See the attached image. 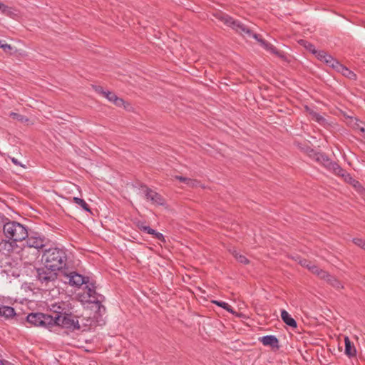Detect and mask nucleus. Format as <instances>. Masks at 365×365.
Wrapping results in <instances>:
<instances>
[{
    "label": "nucleus",
    "mask_w": 365,
    "mask_h": 365,
    "mask_svg": "<svg viewBox=\"0 0 365 365\" xmlns=\"http://www.w3.org/2000/svg\"><path fill=\"white\" fill-rule=\"evenodd\" d=\"M331 55L328 54L325 51L321 50L318 51L315 56L317 58L318 60L325 62L326 60H327L328 57H329Z\"/></svg>",
    "instance_id": "72a5a7b5"
},
{
    "label": "nucleus",
    "mask_w": 365,
    "mask_h": 365,
    "mask_svg": "<svg viewBox=\"0 0 365 365\" xmlns=\"http://www.w3.org/2000/svg\"><path fill=\"white\" fill-rule=\"evenodd\" d=\"M105 297L102 294H98V297H96L95 299L88 300L87 302L89 303H93L96 305L97 312L99 314H101V312H105L106 307L102 304V302L104 301Z\"/></svg>",
    "instance_id": "aec40b11"
},
{
    "label": "nucleus",
    "mask_w": 365,
    "mask_h": 365,
    "mask_svg": "<svg viewBox=\"0 0 365 365\" xmlns=\"http://www.w3.org/2000/svg\"><path fill=\"white\" fill-rule=\"evenodd\" d=\"M212 302L228 312V303L217 300H212Z\"/></svg>",
    "instance_id": "c9c22d12"
},
{
    "label": "nucleus",
    "mask_w": 365,
    "mask_h": 365,
    "mask_svg": "<svg viewBox=\"0 0 365 365\" xmlns=\"http://www.w3.org/2000/svg\"><path fill=\"white\" fill-rule=\"evenodd\" d=\"M54 268L48 267L45 263L39 267H34L32 273L36 277V281L42 286L48 287L50 284L54 285L58 273Z\"/></svg>",
    "instance_id": "7ed1b4c3"
},
{
    "label": "nucleus",
    "mask_w": 365,
    "mask_h": 365,
    "mask_svg": "<svg viewBox=\"0 0 365 365\" xmlns=\"http://www.w3.org/2000/svg\"><path fill=\"white\" fill-rule=\"evenodd\" d=\"M327 65L336 70L337 72L343 64H341L338 60L330 56L327 60L324 62Z\"/></svg>",
    "instance_id": "5701e85b"
},
{
    "label": "nucleus",
    "mask_w": 365,
    "mask_h": 365,
    "mask_svg": "<svg viewBox=\"0 0 365 365\" xmlns=\"http://www.w3.org/2000/svg\"><path fill=\"white\" fill-rule=\"evenodd\" d=\"M73 202L79 205L86 212L91 213L90 206L86 203V202L83 199L74 197L73 198Z\"/></svg>",
    "instance_id": "a878e982"
},
{
    "label": "nucleus",
    "mask_w": 365,
    "mask_h": 365,
    "mask_svg": "<svg viewBox=\"0 0 365 365\" xmlns=\"http://www.w3.org/2000/svg\"><path fill=\"white\" fill-rule=\"evenodd\" d=\"M281 318L287 326L292 328H297V323L296 320L294 318H292L286 310H282Z\"/></svg>",
    "instance_id": "f3484780"
},
{
    "label": "nucleus",
    "mask_w": 365,
    "mask_h": 365,
    "mask_svg": "<svg viewBox=\"0 0 365 365\" xmlns=\"http://www.w3.org/2000/svg\"><path fill=\"white\" fill-rule=\"evenodd\" d=\"M44 318L41 321V327H48L49 326L57 325V321L56 320V313L54 316L43 314Z\"/></svg>",
    "instance_id": "6ab92c4d"
},
{
    "label": "nucleus",
    "mask_w": 365,
    "mask_h": 365,
    "mask_svg": "<svg viewBox=\"0 0 365 365\" xmlns=\"http://www.w3.org/2000/svg\"><path fill=\"white\" fill-rule=\"evenodd\" d=\"M63 274L71 286L80 287L84 283L88 282V277L83 276L76 272H71L69 274L63 272Z\"/></svg>",
    "instance_id": "9d476101"
},
{
    "label": "nucleus",
    "mask_w": 365,
    "mask_h": 365,
    "mask_svg": "<svg viewBox=\"0 0 365 365\" xmlns=\"http://www.w3.org/2000/svg\"><path fill=\"white\" fill-rule=\"evenodd\" d=\"M314 154H322V153L316 152L313 149H312L309 153V157L312 158L313 160H314Z\"/></svg>",
    "instance_id": "49530a36"
},
{
    "label": "nucleus",
    "mask_w": 365,
    "mask_h": 365,
    "mask_svg": "<svg viewBox=\"0 0 365 365\" xmlns=\"http://www.w3.org/2000/svg\"><path fill=\"white\" fill-rule=\"evenodd\" d=\"M327 65L336 70L337 72L343 64H341L338 60L330 56L327 60L324 62Z\"/></svg>",
    "instance_id": "393cba45"
},
{
    "label": "nucleus",
    "mask_w": 365,
    "mask_h": 365,
    "mask_svg": "<svg viewBox=\"0 0 365 365\" xmlns=\"http://www.w3.org/2000/svg\"><path fill=\"white\" fill-rule=\"evenodd\" d=\"M84 284H86L85 288H91V289H96L95 281L90 282V280L88 279V282L84 283Z\"/></svg>",
    "instance_id": "37998d69"
},
{
    "label": "nucleus",
    "mask_w": 365,
    "mask_h": 365,
    "mask_svg": "<svg viewBox=\"0 0 365 365\" xmlns=\"http://www.w3.org/2000/svg\"><path fill=\"white\" fill-rule=\"evenodd\" d=\"M0 48H1L4 52L11 53L13 48L11 45L7 43H2L1 41H0Z\"/></svg>",
    "instance_id": "4c0bfd02"
},
{
    "label": "nucleus",
    "mask_w": 365,
    "mask_h": 365,
    "mask_svg": "<svg viewBox=\"0 0 365 365\" xmlns=\"http://www.w3.org/2000/svg\"><path fill=\"white\" fill-rule=\"evenodd\" d=\"M143 187L145 188V195L148 200H150L153 203L158 205H163L165 204V199L160 194L156 192L146 185H143Z\"/></svg>",
    "instance_id": "9b49d317"
},
{
    "label": "nucleus",
    "mask_w": 365,
    "mask_h": 365,
    "mask_svg": "<svg viewBox=\"0 0 365 365\" xmlns=\"http://www.w3.org/2000/svg\"><path fill=\"white\" fill-rule=\"evenodd\" d=\"M41 262L58 271H61L66 267L67 255L66 250L58 247L46 249L41 257Z\"/></svg>",
    "instance_id": "f257e3e1"
},
{
    "label": "nucleus",
    "mask_w": 365,
    "mask_h": 365,
    "mask_svg": "<svg viewBox=\"0 0 365 365\" xmlns=\"http://www.w3.org/2000/svg\"><path fill=\"white\" fill-rule=\"evenodd\" d=\"M265 40L263 39L262 38H260V40H258V42L260 43V45L262 43V42H264Z\"/></svg>",
    "instance_id": "3c124183"
},
{
    "label": "nucleus",
    "mask_w": 365,
    "mask_h": 365,
    "mask_svg": "<svg viewBox=\"0 0 365 365\" xmlns=\"http://www.w3.org/2000/svg\"><path fill=\"white\" fill-rule=\"evenodd\" d=\"M84 292H83V297L85 298V295H86V297L88 298H93V299H95L96 297H98V294H99L98 293L96 292V289H91V288H85L84 287Z\"/></svg>",
    "instance_id": "c85d7f7f"
},
{
    "label": "nucleus",
    "mask_w": 365,
    "mask_h": 365,
    "mask_svg": "<svg viewBox=\"0 0 365 365\" xmlns=\"http://www.w3.org/2000/svg\"><path fill=\"white\" fill-rule=\"evenodd\" d=\"M325 281L337 290H340L344 288L341 282L331 274H329V277H327Z\"/></svg>",
    "instance_id": "412c9836"
},
{
    "label": "nucleus",
    "mask_w": 365,
    "mask_h": 365,
    "mask_svg": "<svg viewBox=\"0 0 365 365\" xmlns=\"http://www.w3.org/2000/svg\"><path fill=\"white\" fill-rule=\"evenodd\" d=\"M329 273L325 270L321 269V270L317 273V276L324 280H326L327 277L329 276Z\"/></svg>",
    "instance_id": "e433bc0d"
},
{
    "label": "nucleus",
    "mask_w": 365,
    "mask_h": 365,
    "mask_svg": "<svg viewBox=\"0 0 365 365\" xmlns=\"http://www.w3.org/2000/svg\"><path fill=\"white\" fill-rule=\"evenodd\" d=\"M345 350L344 353L349 358L354 357L356 355V349L354 345V343L351 341L349 336H344Z\"/></svg>",
    "instance_id": "4468645a"
},
{
    "label": "nucleus",
    "mask_w": 365,
    "mask_h": 365,
    "mask_svg": "<svg viewBox=\"0 0 365 365\" xmlns=\"http://www.w3.org/2000/svg\"><path fill=\"white\" fill-rule=\"evenodd\" d=\"M353 242L355 245H358L359 247H361L362 249H364V247H365V240H364L362 239L354 238L353 240Z\"/></svg>",
    "instance_id": "ea45409f"
},
{
    "label": "nucleus",
    "mask_w": 365,
    "mask_h": 365,
    "mask_svg": "<svg viewBox=\"0 0 365 365\" xmlns=\"http://www.w3.org/2000/svg\"><path fill=\"white\" fill-rule=\"evenodd\" d=\"M339 73H341L344 76L348 78L351 80H356V75L350 69H349L345 66L342 65L341 67L338 71Z\"/></svg>",
    "instance_id": "4be33fe9"
},
{
    "label": "nucleus",
    "mask_w": 365,
    "mask_h": 365,
    "mask_svg": "<svg viewBox=\"0 0 365 365\" xmlns=\"http://www.w3.org/2000/svg\"><path fill=\"white\" fill-rule=\"evenodd\" d=\"M230 27L243 37H252L257 41L262 38L260 35L254 34L253 31L242 21L235 19L231 16H230Z\"/></svg>",
    "instance_id": "0eeeda50"
},
{
    "label": "nucleus",
    "mask_w": 365,
    "mask_h": 365,
    "mask_svg": "<svg viewBox=\"0 0 365 365\" xmlns=\"http://www.w3.org/2000/svg\"><path fill=\"white\" fill-rule=\"evenodd\" d=\"M259 341L262 343L264 346H268L272 349H279V339L273 335H267L259 338Z\"/></svg>",
    "instance_id": "ddd939ff"
},
{
    "label": "nucleus",
    "mask_w": 365,
    "mask_h": 365,
    "mask_svg": "<svg viewBox=\"0 0 365 365\" xmlns=\"http://www.w3.org/2000/svg\"><path fill=\"white\" fill-rule=\"evenodd\" d=\"M5 363H8L6 361L0 360V365H5Z\"/></svg>",
    "instance_id": "8fccbe9b"
},
{
    "label": "nucleus",
    "mask_w": 365,
    "mask_h": 365,
    "mask_svg": "<svg viewBox=\"0 0 365 365\" xmlns=\"http://www.w3.org/2000/svg\"><path fill=\"white\" fill-rule=\"evenodd\" d=\"M175 178L192 187L197 183L196 180L180 175H176Z\"/></svg>",
    "instance_id": "cd10ccee"
},
{
    "label": "nucleus",
    "mask_w": 365,
    "mask_h": 365,
    "mask_svg": "<svg viewBox=\"0 0 365 365\" xmlns=\"http://www.w3.org/2000/svg\"><path fill=\"white\" fill-rule=\"evenodd\" d=\"M299 263L302 266V267H304L306 268H307L309 269V267H311L312 265L313 264H312L311 262H309V260H307V259H300Z\"/></svg>",
    "instance_id": "a19ab883"
},
{
    "label": "nucleus",
    "mask_w": 365,
    "mask_h": 365,
    "mask_svg": "<svg viewBox=\"0 0 365 365\" xmlns=\"http://www.w3.org/2000/svg\"><path fill=\"white\" fill-rule=\"evenodd\" d=\"M43 318H44L43 313H30L26 317V321L32 325L41 327V321Z\"/></svg>",
    "instance_id": "2eb2a0df"
},
{
    "label": "nucleus",
    "mask_w": 365,
    "mask_h": 365,
    "mask_svg": "<svg viewBox=\"0 0 365 365\" xmlns=\"http://www.w3.org/2000/svg\"><path fill=\"white\" fill-rule=\"evenodd\" d=\"M14 316H16V312L13 307L0 304V317L9 319Z\"/></svg>",
    "instance_id": "dca6fc26"
},
{
    "label": "nucleus",
    "mask_w": 365,
    "mask_h": 365,
    "mask_svg": "<svg viewBox=\"0 0 365 365\" xmlns=\"http://www.w3.org/2000/svg\"><path fill=\"white\" fill-rule=\"evenodd\" d=\"M299 43L301 45L304 46L312 53L316 55L317 53L318 52V50H317L315 48V46L312 43H311L307 41H304V40H301L299 41Z\"/></svg>",
    "instance_id": "c756f323"
},
{
    "label": "nucleus",
    "mask_w": 365,
    "mask_h": 365,
    "mask_svg": "<svg viewBox=\"0 0 365 365\" xmlns=\"http://www.w3.org/2000/svg\"><path fill=\"white\" fill-rule=\"evenodd\" d=\"M11 162L16 165H19L21 167H23L24 168V165H23L17 159H16L15 158H11Z\"/></svg>",
    "instance_id": "a18cd8bd"
},
{
    "label": "nucleus",
    "mask_w": 365,
    "mask_h": 365,
    "mask_svg": "<svg viewBox=\"0 0 365 365\" xmlns=\"http://www.w3.org/2000/svg\"><path fill=\"white\" fill-rule=\"evenodd\" d=\"M266 50L270 52L271 53L276 55L281 59H286V56L284 53L283 51H279L276 47H274L271 43L269 44V47H267Z\"/></svg>",
    "instance_id": "bb28decb"
},
{
    "label": "nucleus",
    "mask_w": 365,
    "mask_h": 365,
    "mask_svg": "<svg viewBox=\"0 0 365 365\" xmlns=\"http://www.w3.org/2000/svg\"><path fill=\"white\" fill-rule=\"evenodd\" d=\"M232 255L236 259V260H237L240 263H242L244 264H247L249 263V260L247 259V257L240 254L236 250H234L232 252Z\"/></svg>",
    "instance_id": "2f4dec72"
},
{
    "label": "nucleus",
    "mask_w": 365,
    "mask_h": 365,
    "mask_svg": "<svg viewBox=\"0 0 365 365\" xmlns=\"http://www.w3.org/2000/svg\"><path fill=\"white\" fill-rule=\"evenodd\" d=\"M270 43L267 42V41H264V42H262V43L261 44V46L266 50L267 47H269V44Z\"/></svg>",
    "instance_id": "de8ad7c7"
},
{
    "label": "nucleus",
    "mask_w": 365,
    "mask_h": 365,
    "mask_svg": "<svg viewBox=\"0 0 365 365\" xmlns=\"http://www.w3.org/2000/svg\"><path fill=\"white\" fill-rule=\"evenodd\" d=\"M270 43L267 42V41H264V42H262V43L261 44V46L266 50L267 47H269V44Z\"/></svg>",
    "instance_id": "09e8293b"
},
{
    "label": "nucleus",
    "mask_w": 365,
    "mask_h": 365,
    "mask_svg": "<svg viewBox=\"0 0 365 365\" xmlns=\"http://www.w3.org/2000/svg\"><path fill=\"white\" fill-rule=\"evenodd\" d=\"M56 320L57 325L71 331L79 330L81 329L77 317L69 312H56Z\"/></svg>",
    "instance_id": "39448f33"
},
{
    "label": "nucleus",
    "mask_w": 365,
    "mask_h": 365,
    "mask_svg": "<svg viewBox=\"0 0 365 365\" xmlns=\"http://www.w3.org/2000/svg\"><path fill=\"white\" fill-rule=\"evenodd\" d=\"M213 17L215 19H212L215 21L217 24L220 25L227 26L228 24V17L227 15L220 11H217L212 14Z\"/></svg>",
    "instance_id": "a211bd4d"
},
{
    "label": "nucleus",
    "mask_w": 365,
    "mask_h": 365,
    "mask_svg": "<svg viewBox=\"0 0 365 365\" xmlns=\"http://www.w3.org/2000/svg\"><path fill=\"white\" fill-rule=\"evenodd\" d=\"M361 130L362 132H364V131H365V129L362 128L361 129Z\"/></svg>",
    "instance_id": "603ef678"
},
{
    "label": "nucleus",
    "mask_w": 365,
    "mask_h": 365,
    "mask_svg": "<svg viewBox=\"0 0 365 365\" xmlns=\"http://www.w3.org/2000/svg\"><path fill=\"white\" fill-rule=\"evenodd\" d=\"M9 219L5 217L4 215H0V230L2 229L4 230V227H6V223H7Z\"/></svg>",
    "instance_id": "58836bf2"
},
{
    "label": "nucleus",
    "mask_w": 365,
    "mask_h": 365,
    "mask_svg": "<svg viewBox=\"0 0 365 365\" xmlns=\"http://www.w3.org/2000/svg\"><path fill=\"white\" fill-rule=\"evenodd\" d=\"M0 10H1V12L4 14L9 16H10L12 14L11 9L8 6L4 4L3 3H0Z\"/></svg>",
    "instance_id": "f704fd0d"
},
{
    "label": "nucleus",
    "mask_w": 365,
    "mask_h": 365,
    "mask_svg": "<svg viewBox=\"0 0 365 365\" xmlns=\"http://www.w3.org/2000/svg\"><path fill=\"white\" fill-rule=\"evenodd\" d=\"M10 116L13 119L16 120H18L19 122H21V123L28 122L29 121V118L27 117H26L25 115H21L19 113H17L11 112L10 113Z\"/></svg>",
    "instance_id": "473e14b6"
},
{
    "label": "nucleus",
    "mask_w": 365,
    "mask_h": 365,
    "mask_svg": "<svg viewBox=\"0 0 365 365\" xmlns=\"http://www.w3.org/2000/svg\"><path fill=\"white\" fill-rule=\"evenodd\" d=\"M309 114L310 115H312V118L314 119L319 124L323 125L326 123V119L318 113L312 110L309 111Z\"/></svg>",
    "instance_id": "7c9ffc66"
},
{
    "label": "nucleus",
    "mask_w": 365,
    "mask_h": 365,
    "mask_svg": "<svg viewBox=\"0 0 365 365\" xmlns=\"http://www.w3.org/2000/svg\"><path fill=\"white\" fill-rule=\"evenodd\" d=\"M24 240L26 241V245L29 247H33L38 250L43 248L46 245L48 239L38 232H29L28 237Z\"/></svg>",
    "instance_id": "1a4fd4ad"
},
{
    "label": "nucleus",
    "mask_w": 365,
    "mask_h": 365,
    "mask_svg": "<svg viewBox=\"0 0 365 365\" xmlns=\"http://www.w3.org/2000/svg\"><path fill=\"white\" fill-rule=\"evenodd\" d=\"M309 270L313 273L314 274H317V273L321 270V269L315 264H312L311 267H309Z\"/></svg>",
    "instance_id": "79ce46f5"
},
{
    "label": "nucleus",
    "mask_w": 365,
    "mask_h": 365,
    "mask_svg": "<svg viewBox=\"0 0 365 365\" xmlns=\"http://www.w3.org/2000/svg\"><path fill=\"white\" fill-rule=\"evenodd\" d=\"M314 160L323 165L328 170L333 172L335 175L351 179V177L337 163L332 161L325 153L314 154Z\"/></svg>",
    "instance_id": "20e7f679"
},
{
    "label": "nucleus",
    "mask_w": 365,
    "mask_h": 365,
    "mask_svg": "<svg viewBox=\"0 0 365 365\" xmlns=\"http://www.w3.org/2000/svg\"><path fill=\"white\" fill-rule=\"evenodd\" d=\"M230 313L232 314H235L236 317H244V314H242V313H237L235 312L233 309L230 306Z\"/></svg>",
    "instance_id": "c03bdc74"
},
{
    "label": "nucleus",
    "mask_w": 365,
    "mask_h": 365,
    "mask_svg": "<svg viewBox=\"0 0 365 365\" xmlns=\"http://www.w3.org/2000/svg\"><path fill=\"white\" fill-rule=\"evenodd\" d=\"M94 89L96 92L106 98L110 102H112L118 107L123 106L127 110H129L130 106V103L125 102L123 98L118 97L115 93L109 91H105L102 86H95Z\"/></svg>",
    "instance_id": "6e6552de"
},
{
    "label": "nucleus",
    "mask_w": 365,
    "mask_h": 365,
    "mask_svg": "<svg viewBox=\"0 0 365 365\" xmlns=\"http://www.w3.org/2000/svg\"><path fill=\"white\" fill-rule=\"evenodd\" d=\"M4 234L9 240L16 242L26 240L29 236V231L24 225L16 221H11L9 219L7 223H6Z\"/></svg>",
    "instance_id": "f03ea898"
},
{
    "label": "nucleus",
    "mask_w": 365,
    "mask_h": 365,
    "mask_svg": "<svg viewBox=\"0 0 365 365\" xmlns=\"http://www.w3.org/2000/svg\"><path fill=\"white\" fill-rule=\"evenodd\" d=\"M327 65L336 70L337 72L343 64H341L338 60L330 56L327 60L324 62Z\"/></svg>",
    "instance_id": "b1692460"
},
{
    "label": "nucleus",
    "mask_w": 365,
    "mask_h": 365,
    "mask_svg": "<svg viewBox=\"0 0 365 365\" xmlns=\"http://www.w3.org/2000/svg\"><path fill=\"white\" fill-rule=\"evenodd\" d=\"M230 27L243 37H252L257 41L262 38L260 35L254 34L253 31L242 21L235 19L231 16H230Z\"/></svg>",
    "instance_id": "423d86ee"
},
{
    "label": "nucleus",
    "mask_w": 365,
    "mask_h": 365,
    "mask_svg": "<svg viewBox=\"0 0 365 365\" xmlns=\"http://www.w3.org/2000/svg\"><path fill=\"white\" fill-rule=\"evenodd\" d=\"M137 227L140 231L151 235L154 238L163 242H165V239L162 233L157 232L149 226L145 225L143 222H139L137 224Z\"/></svg>",
    "instance_id": "f8f14e48"
}]
</instances>
